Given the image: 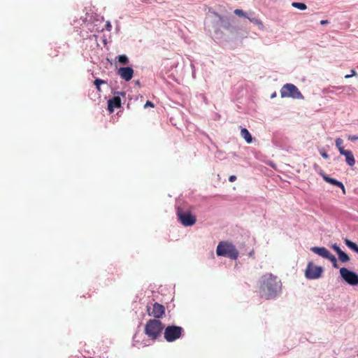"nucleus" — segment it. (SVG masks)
I'll list each match as a JSON object with an SVG mask.
<instances>
[{"label":"nucleus","instance_id":"f257e3e1","mask_svg":"<svg viewBox=\"0 0 358 358\" xmlns=\"http://www.w3.org/2000/svg\"><path fill=\"white\" fill-rule=\"evenodd\" d=\"M282 284L278 277L266 273L260 280V296L266 299L275 298L281 292Z\"/></svg>","mask_w":358,"mask_h":358},{"label":"nucleus","instance_id":"f03ea898","mask_svg":"<svg viewBox=\"0 0 358 358\" xmlns=\"http://www.w3.org/2000/svg\"><path fill=\"white\" fill-rule=\"evenodd\" d=\"M216 254L217 256L227 257L231 259H236L238 252L236 247L231 243L221 241L217 246Z\"/></svg>","mask_w":358,"mask_h":358},{"label":"nucleus","instance_id":"7ed1b4c3","mask_svg":"<svg viewBox=\"0 0 358 358\" xmlns=\"http://www.w3.org/2000/svg\"><path fill=\"white\" fill-rule=\"evenodd\" d=\"M163 326L158 320H150L145 324V332L151 338L156 339L162 333Z\"/></svg>","mask_w":358,"mask_h":358},{"label":"nucleus","instance_id":"20e7f679","mask_svg":"<svg viewBox=\"0 0 358 358\" xmlns=\"http://www.w3.org/2000/svg\"><path fill=\"white\" fill-rule=\"evenodd\" d=\"M282 98H292L294 99H303V96L299 89L292 83L284 85L280 91Z\"/></svg>","mask_w":358,"mask_h":358},{"label":"nucleus","instance_id":"39448f33","mask_svg":"<svg viewBox=\"0 0 358 358\" xmlns=\"http://www.w3.org/2000/svg\"><path fill=\"white\" fill-rule=\"evenodd\" d=\"M324 271V269L320 266L315 265L312 262L308 263L305 270V276L308 280L319 279Z\"/></svg>","mask_w":358,"mask_h":358},{"label":"nucleus","instance_id":"423d86ee","mask_svg":"<svg viewBox=\"0 0 358 358\" xmlns=\"http://www.w3.org/2000/svg\"><path fill=\"white\" fill-rule=\"evenodd\" d=\"M177 215L179 221L185 227L192 226L196 223V217L189 211H183L178 208L177 210Z\"/></svg>","mask_w":358,"mask_h":358},{"label":"nucleus","instance_id":"0eeeda50","mask_svg":"<svg viewBox=\"0 0 358 358\" xmlns=\"http://www.w3.org/2000/svg\"><path fill=\"white\" fill-rule=\"evenodd\" d=\"M340 275L348 285L351 286L358 285V274L343 267L340 269Z\"/></svg>","mask_w":358,"mask_h":358},{"label":"nucleus","instance_id":"6e6552de","mask_svg":"<svg viewBox=\"0 0 358 358\" xmlns=\"http://www.w3.org/2000/svg\"><path fill=\"white\" fill-rule=\"evenodd\" d=\"M182 328L178 326H169L164 330V338L168 342H173L181 336Z\"/></svg>","mask_w":358,"mask_h":358},{"label":"nucleus","instance_id":"1a4fd4ad","mask_svg":"<svg viewBox=\"0 0 358 358\" xmlns=\"http://www.w3.org/2000/svg\"><path fill=\"white\" fill-rule=\"evenodd\" d=\"M80 21H82V23L80 24V29L82 30H85L86 29L90 31L91 32H94V31L99 32V31H103V29H104L103 27H100L98 26L97 24H95V22H90L88 20H84L80 19L78 22V24H80Z\"/></svg>","mask_w":358,"mask_h":358},{"label":"nucleus","instance_id":"9d476101","mask_svg":"<svg viewBox=\"0 0 358 358\" xmlns=\"http://www.w3.org/2000/svg\"><path fill=\"white\" fill-rule=\"evenodd\" d=\"M117 74L120 78L125 81H129L131 80L134 76V69L131 67H120L117 70Z\"/></svg>","mask_w":358,"mask_h":358},{"label":"nucleus","instance_id":"9b49d317","mask_svg":"<svg viewBox=\"0 0 358 358\" xmlns=\"http://www.w3.org/2000/svg\"><path fill=\"white\" fill-rule=\"evenodd\" d=\"M148 313L150 315L159 318L164 314L165 308L164 306L158 303H155L152 309H148Z\"/></svg>","mask_w":358,"mask_h":358},{"label":"nucleus","instance_id":"f8f14e48","mask_svg":"<svg viewBox=\"0 0 358 358\" xmlns=\"http://www.w3.org/2000/svg\"><path fill=\"white\" fill-rule=\"evenodd\" d=\"M121 106V100L119 96H114L108 101V110L110 113H113L114 109Z\"/></svg>","mask_w":358,"mask_h":358},{"label":"nucleus","instance_id":"ddd939ff","mask_svg":"<svg viewBox=\"0 0 358 358\" xmlns=\"http://www.w3.org/2000/svg\"><path fill=\"white\" fill-rule=\"evenodd\" d=\"M310 250L315 254L324 258L327 259L329 255H330V252L324 247H312L310 248Z\"/></svg>","mask_w":358,"mask_h":358},{"label":"nucleus","instance_id":"4468645a","mask_svg":"<svg viewBox=\"0 0 358 358\" xmlns=\"http://www.w3.org/2000/svg\"><path fill=\"white\" fill-rule=\"evenodd\" d=\"M341 155L345 156V162L350 166H353L355 164V157L350 150H344L343 152L340 153Z\"/></svg>","mask_w":358,"mask_h":358},{"label":"nucleus","instance_id":"2eb2a0df","mask_svg":"<svg viewBox=\"0 0 358 358\" xmlns=\"http://www.w3.org/2000/svg\"><path fill=\"white\" fill-rule=\"evenodd\" d=\"M323 178H324V180L326 182H329V183H330V184H331L333 185H335V186H337V187H340L342 189L343 193L344 194H345V188L343 184L341 182H340V181H338V180H336L334 178H330L329 176H324Z\"/></svg>","mask_w":358,"mask_h":358},{"label":"nucleus","instance_id":"dca6fc26","mask_svg":"<svg viewBox=\"0 0 358 358\" xmlns=\"http://www.w3.org/2000/svg\"><path fill=\"white\" fill-rule=\"evenodd\" d=\"M241 135L248 143H250L252 142V136L247 129L243 128L241 131Z\"/></svg>","mask_w":358,"mask_h":358},{"label":"nucleus","instance_id":"f3484780","mask_svg":"<svg viewBox=\"0 0 358 358\" xmlns=\"http://www.w3.org/2000/svg\"><path fill=\"white\" fill-rule=\"evenodd\" d=\"M345 243L349 248H350L355 252L358 253V245L356 243H355L348 239L345 240Z\"/></svg>","mask_w":358,"mask_h":358},{"label":"nucleus","instance_id":"a211bd4d","mask_svg":"<svg viewBox=\"0 0 358 358\" xmlns=\"http://www.w3.org/2000/svg\"><path fill=\"white\" fill-rule=\"evenodd\" d=\"M336 146L339 151V153L343 152L345 149L343 147V141L341 138H338L335 141Z\"/></svg>","mask_w":358,"mask_h":358},{"label":"nucleus","instance_id":"6ab92c4d","mask_svg":"<svg viewBox=\"0 0 358 358\" xmlns=\"http://www.w3.org/2000/svg\"><path fill=\"white\" fill-rule=\"evenodd\" d=\"M338 259L342 262H347L350 260L348 255L342 250L341 252H339V253L338 254Z\"/></svg>","mask_w":358,"mask_h":358},{"label":"nucleus","instance_id":"aec40b11","mask_svg":"<svg viewBox=\"0 0 358 358\" xmlns=\"http://www.w3.org/2000/svg\"><path fill=\"white\" fill-rule=\"evenodd\" d=\"M292 6L294 8H296L299 9L301 10H306L307 8L306 5L304 3H301V2H293L292 3Z\"/></svg>","mask_w":358,"mask_h":358},{"label":"nucleus","instance_id":"412c9836","mask_svg":"<svg viewBox=\"0 0 358 358\" xmlns=\"http://www.w3.org/2000/svg\"><path fill=\"white\" fill-rule=\"evenodd\" d=\"M118 62L123 64H127L129 63V58L125 55H121L117 57Z\"/></svg>","mask_w":358,"mask_h":358},{"label":"nucleus","instance_id":"4be33fe9","mask_svg":"<svg viewBox=\"0 0 358 358\" xmlns=\"http://www.w3.org/2000/svg\"><path fill=\"white\" fill-rule=\"evenodd\" d=\"M106 82L103 80H101V79H99V78H96L94 81V85L96 86V88L98 92H101V87H100V85L101 84H105Z\"/></svg>","mask_w":358,"mask_h":358},{"label":"nucleus","instance_id":"5701e85b","mask_svg":"<svg viewBox=\"0 0 358 358\" xmlns=\"http://www.w3.org/2000/svg\"><path fill=\"white\" fill-rule=\"evenodd\" d=\"M247 18H248V19L251 22H252V23H254V24H255L258 25L259 28H261V29H262V28H263V24H262V22L259 20H258L257 18H256V17H249L248 16V17H247Z\"/></svg>","mask_w":358,"mask_h":358},{"label":"nucleus","instance_id":"b1692460","mask_svg":"<svg viewBox=\"0 0 358 358\" xmlns=\"http://www.w3.org/2000/svg\"><path fill=\"white\" fill-rule=\"evenodd\" d=\"M234 13L240 17H248L247 14L243 10L241 9H236L234 10Z\"/></svg>","mask_w":358,"mask_h":358},{"label":"nucleus","instance_id":"393cba45","mask_svg":"<svg viewBox=\"0 0 358 358\" xmlns=\"http://www.w3.org/2000/svg\"><path fill=\"white\" fill-rule=\"evenodd\" d=\"M164 64L167 66H170L171 68H175L178 66V62H171L169 59H166Z\"/></svg>","mask_w":358,"mask_h":358},{"label":"nucleus","instance_id":"a878e982","mask_svg":"<svg viewBox=\"0 0 358 358\" xmlns=\"http://www.w3.org/2000/svg\"><path fill=\"white\" fill-rule=\"evenodd\" d=\"M327 259H329L332 264L336 263L337 259L336 257L330 253Z\"/></svg>","mask_w":358,"mask_h":358},{"label":"nucleus","instance_id":"bb28decb","mask_svg":"<svg viewBox=\"0 0 358 358\" xmlns=\"http://www.w3.org/2000/svg\"><path fill=\"white\" fill-rule=\"evenodd\" d=\"M320 153L324 159H328L329 157V155L324 151V149L320 150Z\"/></svg>","mask_w":358,"mask_h":358},{"label":"nucleus","instance_id":"cd10ccee","mask_svg":"<svg viewBox=\"0 0 358 358\" xmlns=\"http://www.w3.org/2000/svg\"><path fill=\"white\" fill-rule=\"evenodd\" d=\"M348 138L349 141L354 142V141H358V136L357 135H349Z\"/></svg>","mask_w":358,"mask_h":358},{"label":"nucleus","instance_id":"c85d7f7f","mask_svg":"<svg viewBox=\"0 0 358 358\" xmlns=\"http://www.w3.org/2000/svg\"><path fill=\"white\" fill-rule=\"evenodd\" d=\"M331 248L336 252L337 255L341 251V248L337 244L331 245Z\"/></svg>","mask_w":358,"mask_h":358},{"label":"nucleus","instance_id":"c756f323","mask_svg":"<svg viewBox=\"0 0 358 358\" xmlns=\"http://www.w3.org/2000/svg\"><path fill=\"white\" fill-rule=\"evenodd\" d=\"M357 74L356 71L355 70H352L351 71V73L348 74V75H346L345 76V78H351L352 76H354Z\"/></svg>","mask_w":358,"mask_h":358},{"label":"nucleus","instance_id":"7c9ffc66","mask_svg":"<svg viewBox=\"0 0 358 358\" xmlns=\"http://www.w3.org/2000/svg\"><path fill=\"white\" fill-rule=\"evenodd\" d=\"M105 27H106V29L108 30V31H110L111 30V24L109 21H107L106 22V24H105Z\"/></svg>","mask_w":358,"mask_h":358},{"label":"nucleus","instance_id":"2f4dec72","mask_svg":"<svg viewBox=\"0 0 358 358\" xmlns=\"http://www.w3.org/2000/svg\"><path fill=\"white\" fill-rule=\"evenodd\" d=\"M337 90H348V92H349L352 88L350 87H344V86H340V87H335Z\"/></svg>","mask_w":358,"mask_h":358},{"label":"nucleus","instance_id":"473e14b6","mask_svg":"<svg viewBox=\"0 0 358 358\" xmlns=\"http://www.w3.org/2000/svg\"><path fill=\"white\" fill-rule=\"evenodd\" d=\"M154 107V104L150 101H147L145 104L144 105V108H146L147 107Z\"/></svg>","mask_w":358,"mask_h":358},{"label":"nucleus","instance_id":"72a5a7b5","mask_svg":"<svg viewBox=\"0 0 358 358\" xmlns=\"http://www.w3.org/2000/svg\"><path fill=\"white\" fill-rule=\"evenodd\" d=\"M115 96H119V97H120V96H124L125 95V92H115Z\"/></svg>","mask_w":358,"mask_h":358},{"label":"nucleus","instance_id":"f704fd0d","mask_svg":"<svg viewBox=\"0 0 358 358\" xmlns=\"http://www.w3.org/2000/svg\"><path fill=\"white\" fill-rule=\"evenodd\" d=\"M236 180V177L235 176H231L229 178L230 182H234Z\"/></svg>","mask_w":358,"mask_h":358},{"label":"nucleus","instance_id":"c9c22d12","mask_svg":"<svg viewBox=\"0 0 358 358\" xmlns=\"http://www.w3.org/2000/svg\"><path fill=\"white\" fill-rule=\"evenodd\" d=\"M328 23H329V22L327 20H322L320 21V24H322V25L327 24Z\"/></svg>","mask_w":358,"mask_h":358},{"label":"nucleus","instance_id":"e433bc0d","mask_svg":"<svg viewBox=\"0 0 358 358\" xmlns=\"http://www.w3.org/2000/svg\"><path fill=\"white\" fill-rule=\"evenodd\" d=\"M332 264H333V266H334V268H338V266H337V262H336V263Z\"/></svg>","mask_w":358,"mask_h":358},{"label":"nucleus","instance_id":"4c0bfd02","mask_svg":"<svg viewBox=\"0 0 358 358\" xmlns=\"http://www.w3.org/2000/svg\"><path fill=\"white\" fill-rule=\"evenodd\" d=\"M275 94H275V92H274V93L271 95V98L275 97Z\"/></svg>","mask_w":358,"mask_h":358},{"label":"nucleus","instance_id":"58836bf2","mask_svg":"<svg viewBox=\"0 0 358 358\" xmlns=\"http://www.w3.org/2000/svg\"><path fill=\"white\" fill-rule=\"evenodd\" d=\"M76 22H77L76 21H74V25L76 26V27H77V26L76 24Z\"/></svg>","mask_w":358,"mask_h":358},{"label":"nucleus","instance_id":"ea45409f","mask_svg":"<svg viewBox=\"0 0 358 358\" xmlns=\"http://www.w3.org/2000/svg\"><path fill=\"white\" fill-rule=\"evenodd\" d=\"M357 357H358V353H357Z\"/></svg>","mask_w":358,"mask_h":358}]
</instances>
